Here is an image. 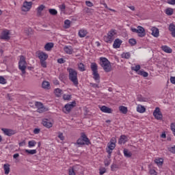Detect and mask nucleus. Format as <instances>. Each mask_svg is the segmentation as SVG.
<instances>
[{
    "label": "nucleus",
    "instance_id": "f257e3e1",
    "mask_svg": "<svg viewBox=\"0 0 175 175\" xmlns=\"http://www.w3.org/2000/svg\"><path fill=\"white\" fill-rule=\"evenodd\" d=\"M69 80L77 87L79 85V79H77V71L73 68H68Z\"/></svg>",
    "mask_w": 175,
    "mask_h": 175
},
{
    "label": "nucleus",
    "instance_id": "f03ea898",
    "mask_svg": "<svg viewBox=\"0 0 175 175\" xmlns=\"http://www.w3.org/2000/svg\"><path fill=\"white\" fill-rule=\"evenodd\" d=\"M100 65L107 73L111 72V64H110L109 59H107L106 57L100 58Z\"/></svg>",
    "mask_w": 175,
    "mask_h": 175
},
{
    "label": "nucleus",
    "instance_id": "7ed1b4c3",
    "mask_svg": "<svg viewBox=\"0 0 175 175\" xmlns=\"http://www.w3.org/2000/svg\"><path fill=\"white\" fill-rule=\"evenodd\" d=\"M18 68L20 69V70H21L22 75H25V69H27V61H25V57H24V55L20 56Z\"/></svg>",
    "mask_w": 175,
    "mask_h": 175
},
{
    "label": "nucleus",
    "instance_id": "20e7f679",
    "mask_svg": "<svg viewBox=\"0 0 175 175\" xmlns=\"http://www.w3.org/2000/svg\"><path fill=\"white\" fill-rule=\"evenodd\" d=\"M132 32L135 33H138L139 38H144L146 36V29L142 26H137L136 28H131Z\"/></svg>",
    "mask_w": 175,
    "mask_h": 175
},
{
    "label": "nucleus",
    "instance_id": "39448f33",
    "mask_svg": "<svg viewBox=\"0 0 175 175\" xmlns=\"http://www.w3.org/2000/svg\"><path fill=\"white\" fill-rule=\"evenodd\" d=\"M73 107H76V101H72L70 103L66 104L63 109V111H64L66 114H68Z\"/></svg>",
    "mask_w": 175,
    "mask_h": 175
},
{
    "label": "nucleus",
    "instance_id": "423d86ee",
    "mask_svg": "<svg viewBox=\"0 0 175 175\" xmlns=\"http://www.w3.org/2000/svg\"><path fill=\"white\" fill-rule=\"evenodd\" d=\"M31 8H32V1H25L21 8V10L22 12H29Z\"/></svg>",
    "mask_w": 175,
    "mask_h": 175
},
{
    "label": "nucleus",
    "instance_id": "0eeeda50",
    "mask_svg": "<svg viewBox=\"0 0 175 175\" xmlns=\"http://www.w3.org/2000/svg\"><path fill=\"white\" fill-rule=\"evenodd\" d=\"M116 143H117V139L116 137H112L108 143V148L107 151H111L113 152V149L116 148Z\"/></svg>",
    "mask_w": 175,
    "mask_h": 175
},
{
    "label": "nucleus",
    "instance_id": "6e6552de",
    "mask_svg": "<svg viewBox=\"0 0 175 175\" xmlns=\"http://www.w3.org/2000/svg\"><path fill=\"white\" fill-rule=\"evenodd\" d=\"M36 107H37V111L38 113H44L46 111V107L43 106V103L40 102H36Z\"/></svg>",
    "mask_w": 175,
    "mask_h": 175
},
{
    "label": "nucleus",
    "instance_id": "1a4fd4ad",
    "mask_svg": "<svg viewBox=\"0 0 175 175\" xmlns=\"http://www.w3.org/2000/svg\"><path fill=\"white\" fill-rule=\"evenodd\" d=\"M1 131L5 136H13V135H16V131L13 129L3 128Z\"/></svg>",
    "mask_w": 175,
    "mask_h": 175
},
{
    "label": "nucleus",
    "instance_id": "9d476101",
    "mask_svg": "<svg viewBox=\"0 0 175 175\" xmlns=\"http://www.w3.org/2000/svg\"><path fill=\"white\" fill-rule=\"evenodd\" d=\"M153 116L156 118V120H162V113L161 112V109L159 107H157L153 112Z\"/></svg>",
    "mask_w": 175,
    "mask_h": 175
},
{
    "label": "nucleus",
    "instance_id": "9b49d317",
    "mask_svg": "<svg viewBox=\"0 0 175 175\" xmlns=\"http://www.w3.org/2000/svg\"><path fill=\"white\" fill-rule=\"evenodd\" d=\"M0 39H2L3 40H9V39H10V36H9V31H3L0 36Z\"/></svg>",
    "mask_w": 175,
    "mask_h": 175
},
{
    "label": "nucleus",
    "instance_id": "f8f14e48",
    "mask_svg": "<svg viewBox=\"0 0 175 175\" xmlns=\"http://www.w3.org/2000/svg\"><path fill=\"white\" fill-rule=\"evenodd\" d=\"M38 57L40 61H46L49 58V55L44 52L38 53Z\"/></svg>",
    "mask_w": 175,
    "mask_h": 175
},
{
    "label": "nucleus",
    "instance_id": "ddd939ff",
    "mask_svg": "<svg viewBox=\"0 0 175 175\" xmlns=\"http://www.w3.org/2000/svg\"><path fill=\"white\" fill-rule=\"evenodd\" d=\"M100 110H101L103 113H107V114H111V113H113V109H111V108H109L105 105L100 107Z\"/></svg>",
    "mask_w": 175,
    "mask_h": 175
},
{
    "label": "nucleus",
    "instance_id": "4468645a",
    "mask_svg": "<svg viewBox=\"0 0 175 175\" xmlns=\"http://www.w3.org/2000/svg\"><path fill=\"white\" fill-rule=\"evenodd\" d=\"M121 43H122L121 40L118 38L116 39L113 44V49H120V47H121Z\"/></svg>",
    "mask_w": 175,
    "mask_h": 175
},
{
    "label": "nucleus",
    "instance_id": "2eb2a0df",
    "mask_svg": "<svg viewBox=\"0 0 175 175\" xmlns=\"http://www.w3.org/2000/svg\"><path fill=\"white\" fill-rule=\"evenodd\" d=\"M44 9H46V6H44V5L43 4L38 6V8H37V16L38 17H40V16H42V12H43Z\"/></svg>",
    "mask_w": 175,
    "mask_h": 175
},
{
    "label": "nucleus",
    "instance_id": "dca6fc26",
    "mask_svg": "<svg viewBox=\"0 0 175 175\" xmlns=\"http://www.w3.org/2000/svg\"><path fill=\"white\" fill-rule=\"evenodd\" d=\"M80 165H75L72 168L68 170L69 175H76L75 172H77L78 169H80Z\"/></svg>",
    "mask_w": 175,
    "mask_h": 175
},
{
    "label": "nucleus",
    "instance_id": "f3484780",
    "mask_svg": "<svg viewBox=\"0 0 175 175\" xmlns=\"http://www.w3.org/2000/svg\"><path fill=\"white\" fill-rule=\"evenodd\" d=\"M42 125L46 128H51L53 126V123H51V122H49V120L47 119H44L42 120Z\"/></svg>",
    "mask_w": 175,
    "mask_h": 175
},
{
    "label": "nucleus",
    "instance_id": "a211bd4d",
    "mask_svg": "<svg viewBox=\"0 0 175 175\" xmlns=\"http://www.w3.org/2000/svg\"><path fill=\"white\" fill-rule=\"evenodd\" d=\"M152 35L154 36V38H158L159 36V29L157 27H152Z\"/></svg>",
    "mask_w": 175,
    "mask_h": 175
},
{
    "label": "nucleus",
    "instance_id": "6ab92c4d",
    "mask_svg": "<svg viewBox=\"0 0 175 175\" xmlns=\"http://www.w3.org/2000/svg\"><path fill=\"white\" fill-rule=\"evenodd\" d=\"M64 50L66 54H73V48L70 46H65Z\"/></svg>",
    "mask_w": 175,
    "mask_h": 175
},
{
    "label": "nucleus",
    "instance_id": "aec40b11",
    "mask_svg": "<svg viewBox=\"0 0 175 175\" xmlns=\"http://www.w3.org/2000/svg\"><path fill=\"white\" fill-rule=\"evenodd\" d=\"M161 49L163 50V51H164L165 53H167L168 54L172 53L173 51V50H172V49L170 47H169L166 45L162 46Z\"/></svg>",
    "mask_w": 175,
    "mask_h": 175
},
{
    "label": "nucleus",
    "instance_id": "412c9836",
    "mask_svg": "<svg viewBox=\"0 0 175 175\" xmlns=\"http://www.w3.org/2000/svg\"><path fill=\"white\" fill-rule=\"evenodd\" d=\"M53 47H54V43L53 42H48L44 46V49L46 51H50Z\"/></svg>",
    "mask_w": 175,
    "mask_h": 175
},
{
    "label": "nucleus",
    "instance_id": "4be33fe9",
    "mask_svg": "<svg viewBox=\"0 0 175 175\" xmlns=\"http://www.w3.org/2000/svg\"><path fill=\"white\" fill-rule=\"evenodd\" d=\"M93 79H94V80L97 81V83H100V76L99 75V73H98V71L93 72Z\"/></svg>",
    "mask_w": 175,
    "mask_h": 175
},
{
    "label": "nucleus",
    "instance_id": "5701e85b",
    "mask_svg": "<svg viewBox=\"0 0 175 175\" xmlns=\"http://www.w3.org/2000/svg\"><path fill=\"white\" fill-rule=\"evenodd\" d=\"M107 35L108 36H109V38H111L113 40H114V36L117 35V33L116 32L115 29H111L108 32Z\"/></svg>",
    "mask_w": 175,
    "mask_h": 175
},
{
    "label": "nucleus",
    "instance_id": "b1692460",
    "mask_svg": "<svg viewBox=\"0 0 175 175\" xmlns=\"http://www.w3.org/2000/svg\"><path fill=\"white\" fill-rule=\"evenodd\" d=\"M118 143L119 144H125L126 143V135H121Z\"/></svg>",
    "mask_w": 175,
    "mask_h": 175
},
{
    "label": "nucleus",
    "instance_id": "393cba45",
    "mask_svg": "<svg viewBox=\"0 0 175 175\" xmlns=\"http://www.w3.org/2000/svg\"><path fill=\"white\" fill-rule=\"evenodd\" d=\"M54 92H55V96H57V98L61 97L62 95V90L59 88L55 89Z\"/></svg>",
    "mask_w": 175,
    "mask_h": 175
},
{
    "label": "nucleus",
    "instance_id": "a878e982",
    "mask_svg": "<svg viewBox=\"0 0 175 175\" xmlns=\"http://www.w3.org/2000/svg\"><path fill=\"white\" fill-rule=\"evenodd\" d=\"M119 111L120 113H122V114H126V113H128V107L125 106H120Z\"/></svg>",
    "mask_w": 175,
    "mask_h": 175
},
{
    "label": "nucleus",
    "instance_id": "bb28decb",
    "mask_svg": "<svg viewBox=\"0 0 175 175\" xmlns=\"http://www.w3.org/2000/svg\"><path fill=\"white\" fill-rule=\"evenodd\" d=\"M87 30L85 29H81L79 31V36L80 38H85V36H87Z\"/></svg>",
    "mask_w": 175,
    "mask_h": 175
},
{
    "label": "nucleus",
    "instance_id": "cd10ccee",
    "mask_svg": "<svg viewBox=\"0 0 175 175\" xmlns=\"http://www.w3.org/2000/svg\"><path fill=\"white\" fill-rule=\"evenodd\" d=\"M154 163L157 165V166H162V165H163V159H155Z\"/></svg>",
    "mask_w": 175,
    "mask_h": 175
},
{
    "label": "nucleus",
    "instance_id": "c85d7f7f",
    "mask_svg": "<svg viewBox=\"0 0 175 175\" xmlns=\"http://www.w3.org/2000/svg\"><path fill=\"white\" fill-rule=\"evenodd\" d=\"M81 138L82 140H83V142H85V144H86L88 146V144H90L91 142H90V139H88L87 135H85V134H82Z\"/></svg>",
    "mask_w": 175,
    "mask_h": 175
},
{
    "label": "nucleus",
    "instance_id": "c756f323",
    "mask_svg": "<svg viewBox=\"0 0 175 175\" xmlns=\"http://www.w3.org/2000/svg\"><path fill=\"white\" fill-rule=\"evenodd\" d=\"M123 152L126 158H131V157H132V152H131L128 149H124Z\"/></svg>",
    "mask_w": 175,
    "mask_h": 175
},
{
    "label": "nucleus",
    "instance_id": "7c9ffc66",
    "mask_svg": "<svg viewBox=\"0 0 175 175\" xmlns=\"http://www.w3.org/2000/svg\"><path fill=\"white\" fill-rule=\"evenodd\" d=\"M5 174H9L10 172V165L9 164H4L3 165Z\"/></svg>",
    "mask_w": 175,
    "mask_h": 175
},
{
    "label": "nucleus",
    "instance_id": "2f4dec72",
    "mask_svg": "<svg viewBox=\"0 0 175 175\" xmlns=\"http://www.w3.org/2000/svg\"><path fill=\"white\" fill-rule=\"evenodd\" d=\"M42 87L44 88V90H49V88H50V83L44 81L42 82Z\"/></svg>",
    "mask_w": 175,
    "mask_h": 175
},
{
    "label": "nucleus",
    "instance_id": "473e14b6",
    "mask_svg": "<svg viewBox=\"0 0 175 175\" xmlns=\"http://www.w3.org/2000/svg\"><path fill=\"white\" fill-rule=\"evenodd\" d=\"M90 68L93 72H98V65L96 64V63H92Z\"/></svg>",
    "mask_w": 175,
    "mask_h": 175
},
{
    "label": "nucleus",
    "instance_id": "72a5a7b5",
    "mask_svg": "<svg viewBox=\"0 0 175 175\" xmlns=\"http://www.w3.org/2000/svg\"><path fill=\"white\" fill-rule=\"evenodd\" d=\"M137 111H138V113H144V111H146V107H143V105H138Z\"/></svg>",
    "mask_w": 175,
    "mask_h": 175
},
{
    "label": "nucleus",
    "instance_id": "f704fd0d",
    "mask_svg": "<svg viewBox=\"0 0 175 175\" xmlns=\"http://www.w3.org/2000/svg\"><path fill=\"white\" fill-rule=\"evenodd\" d=\"M78 69L81 72H84L85 70V66L83 63L78 64Z\"/></svg>",
    "mask_w": 175,
    "mask_h": 175
},
{
    "label": "nucleus",
    "instance_id": "c9c22d12",
    "mask_svg": "<svg viewBox=\"0 0 175 175\" xmlns=\"http://www.w3.org/2000/svg\"><path fill=\"white\" fill-rule=\"evenodd\" d=\"M104 40L106 42V43H111L113 42V38L109 37V36L107 35L104 36Z\"/></svg>",
    "mask_w": 175,
    "mask_h": 175
},
{
    "label": "nucleus",
    "instance_id": "e433bc0d",
    "mask_svg": "<svg viewBox=\"0 0 175 175\" xmlns=\"http://www.w3.org/2000/svg\"><path fill=\"white\" fill-rule=\"evenodd\" d=\"M25 152H27V154H29V155H33L35 154H36L37 151L36 150H25Z\"/></svg>",
    "mask_w": 175,
    "mask_h": 175
},
{
    "label": "nucleus",
    "instance_id": "4c0bfd02",
    "mask_svg": "<svg viewBox=\"0 0 175 175\" xmlns=\"http://www.w3.org/2000/svg\"><path fill=\"white\" fill-rule=\"evenodd\" d=\"M138 75H140L141 76H143L144 77H148V72L146 71H139Z\"/></svg>",
    "mask_w": 175,
    "mask_h": 175
},
{
    "label": "nucleus",
    "instance_id": "58836bf2",
    "mask_svg": "<svg viewBox=\"0 0 175 175\" xmlns=\"http://www.w3.org/2000/svg\"><path fill=\"white\" fill-rule=\"evenodd\" d=\"M64 28L66 29L70 28V21L66 20L64 21Z\"/></svg>",
    "mask_w": 175,
    "mask_h": 175
},
{
    "label": "nucleus",
    "instance_id": "ea45409f",
    "mask_svg": "<svg viewBox=\"0 0 175 175\" xmlns=\"http://www.w3.org/2000/svg\"><path fill=\"white\" fill-rule=\"evenodd\" d=\"M165 13L167 16H172V14H173V8H167Z\"/></svg>",
    "mask_w": 175,
    "mask_h": 175
},
{
    "label": "nucleus",
    "instance_id": "a19ab883",
    "mask_svg": "<svg viewBox=\"0 0 175 175\" xmlns=\"http://www.w3.org/2000/svg\"><path fill=\"white\" fill-rule=\"evenodd\" d=\"M49 12L52 16H56V14L58 13L55 9H49Z\"/></svg>",
    "mask_w": 175,
    "mask_h": 175
},
{
    "label": "nucleus",
    "instance_id": "79ce46f5",
    "mask_svg": "<svg viewBox=\"0 0 175 175\" xmlns=\"http://www.w3.org/2000/svg\"><path fill=\"white\" fill-rule=\"evenodd\" d=\"M77 144H79V146H84L85 142L82 139V138H79L77 141Z\"/></svg>",
    "mask_w": 175,
    "mask_h": 175
},
{
    "label": "nucleus",
    "instance_id": "37998d69",
    "mask_svg": "<svg viewBox=\"0 0 175 175\" xmlns=\"http://www.w3.org/2000/svg\"><path fill=\"white\" fill-rule=\"evenodd\" d=\"M122 58H125L126 59H129V58H131V53H123L122 54Z\"/></svg>",
    "mask_w": 175,
    "mask_h": 175
},
{
    "label": "nucleus",
    "instance_id": "c03bdc74",
    "mask_svg": "<svg viewBox=\"0 0 175 175\" xmlns=\"http://www.w3.org/2000/svg\"><path fill=\"white\" fill-rule=\"evenodd\" d=\"M72 98V95L70 94H64L63 96V99H64V100H70Z\"/></svg>",
    "mask_w": 175,
    "mask_h": 175
},
{
    "label": "nucleus",
    "instance_id": "a18cd8bd",
    "mask_svg": "<svg viewBox=\"0 0 175 175\" xmlns=\"http://www.w3.org/2000/svg\"><path fill=\"white\" fill-rule=\"evenodd\" d=\"M169 31L170 32H173L175 31V25L173 23L170 24L169 25Z\"/></svg>",
    "mask_w": 175,
    "mask_h": 175
},
{
    "label": "nucleus",
    "instance_id": "49530a36",
    "mask_svg": "<svg viewBox=\"0 0 175 175\" xmlns=\"http://www.w3.org/2000/svg\"><path fill=\"white\" fill-rule=\"evenodd\" d=\"M129 42L130 43V44L131 46H135L136 44V43H137L136 40L135 38H131L129 40Z\"/></svg>",
    "mask_w": 175,
    "mask_h": 175
},
{
    "label": "nucleus",
    "instance_id": "de8ad7c7",
    "mask_svg": "<svg viewBox=\"0 0 175 175\" xmlns=\"http://www.w3.org/2000/svg\"><path fill=\"white\" fill-rule=\"evenodd\" d=\"M118 165L117 164H112L111 166V170L112 172H116V169H118Z\"/></svg>",
    "mask_w": 175,
    "mask_h": 175
},
{
    "label": "nucleus",
    "instance_id": "09e8293b",
    "mask_svg": "<svg viewBox=\"0 0 175 175\" xmlns=\"http://www.w3.org/2000/svg\"><path fill=\"white\" fill-rule=\"evenodd\" d=\"M29 147H35L36 146V142L35 141H29L28 142Z\"/></svg>",
    "mask_w": 175,
    "mask_h": 175
},
{
    "label": "nucleus",
    "instance_id": "8fccbe9b",
    "mask_svg": "<svg viewBox=\"0 0 175 175\" xmlns=\"http://www.w3.org/2000/svg\"><path fill=\"white\" fill-rule=\"evenodd\" d=\"M131 69L135 70V72H139V70H140V65H137L135 67H132Z\"/></svg>",
    "mask_w": 175,
    "mask_h": 175
},
{
    "label": "nucleus",
    "instance_id": "3c124183",
    "mask_svg": "<svg viewBox=\"0 0 175 175\" xmlns=\"http://www.w3.org/2000/svg\"><path fill=\"white\" fill-rule=\"evenodd\" d=\"M59 8L62 12H64L65 9H66V5H65V3H63L60 5H59Z\"/></svg>",
    "mask_w": 175,
    "mask_h": 175
},
{
    "label": "nucleus",
    "instance_id": "603ef678",
    "mask_svg": "<svg viewBox=\"0 0 175 175\" xmlns=\"http://www.w3.org/2000/svg\"><path fill=\"white\" fill-rule=\"evenodd\" d=\"M40 64L42 68H47V63H46V60H41Z\"/></svg>",
    "mask_w": 175,
    "mask_h": 175
},
{
    "label": "nucleus",
    "instance_id": "864d4df0",
    "mask_svg": "<svg viewBox=\"0 0 175 175\" xmlns=\"http://www.w3.org/2000/svg\"><path fill=\"white\" fill-rule=\"evenodd\" d=\"M0 84H6V79L3 77H0Z\"/></svg>",
    "mask_w": 175,
    "mask_h": 175
},
{
    "label": "nucleus",
    "instance_id": "5fc2aeb1",
    "mask_svg": "<svg viewBox=\"0 0 175 175\" xmlns=\"http://www.w3.org/2000/svg\"><path fill=\"white\" fill-rule=\"evenodd\" d=\"M85 4L87 6H88L89 8H92V6H94V4L92 3V2L91 1H85Z\"/></svg>",
    "mask_w": 175,
    "mask_h": 175
},
{
    "label": "nucleus",
    "instance_id": "6e6d98bb",
    "mask_svg": "<svg viewBox=\"0 0 175 175\" xmlns=\"http://www.w3.org/2000/svg\"><path fill=\"white\" fill-rule=\"evenodd\" d=\"M105 163V166H109V165H110V163H111V160H105L104 161Z\"/></svg>",
    "mask_w": 175,
    "mask_h": 175
},
{
    "label": "nucleus",
    "instance_id": "4d7b16f0",
    "mask_svg": "<svg viewBox=\"0 0 175 175\" xmlns=\"http://www.w3.org/2000/svg\"><path fill=\"white\" fill-rule=\"evenodd\" d=\"M31 32H32V29L29 28L25 30V33L29 36L31 35Z\"/></svg>",
    "mask_w": 175,
    "mask_h": 175
},
{
    "label": "nucleus",
    "instance_id": "13d9d810",
    "mask_svg": "<svg viewBox=\"0 0 175 175\" xmlns=\"http://www.w3.org/2000/svg\"><path fill=\"white\" fill-rule=\"evenodd\" d=\"M171 131H172L173 133L175 131V123H172L170 125Z\"/></svg>",
    "mask_w": 175,
    "mask_h": 175
},
{
    "label": "nucleus",
    "instance_id": "bf43d9fd",
    "mask_svg": "<svg viewBox=\"0 0 175 175\" xmlns=\"http://www.w3.org/2000/svg\"><path fill=\"white\" fill-rule=\"evenodd\" d=\"M149 173L150 175H157V171H155V170H150L149 171Z\"/></svg>",
    "mask_w": 175,
    "mask_h": 175
},
{
    "label": "nucleus",
    "instance_id": "052dcab7",
    "mask_svg": "<svg viewBox=\"0 0 175 175\" xmlns=\"http://www.w3.org/2000/svg\"><path fill=\"white\" fill-rule=\"evenodd\" d=\"M106 173V168H101L100 169V174L103 175Z\"/></svg>",
    "mask_w": 175,
    "mask_h": 175
},
{
    "label": "nucleus",
    "instance_id": "680f3d73",
    "mask_svg": "<svg viewBox=\"0 0 175 175\" xmlns=\"http://www.w3.org/2000/svg\"><path fill=\"white\" fill-rule=\"evenodd\" d=\"M58 137L59 139H60V140H64V139H65L62 133H59Z\"/></svg>",
    "mask_w": 175,
    "mask_h": 175
},
{
    "label": "nucleus",
    "instance_id": "e2e57ef3",
    "mask_svg": "<svg viewBox=\"0 0 175 175\" xmlns=\"http://www.w3.org/2000/svg\"><path fill=\"white\" fill-rule=\"evenodd\" d=\"M169 5H175V0H167Z\"/></svg>",
    "mask_w": 175,
    "mask_h": 175
},
{
    "label": "nucleus",
    "instance_id": "0e129e2a",
    "mask_svg": "<svg viewBox=\"0 0 175 175\" xmlns=\"http://www.w3.org/2000/svg\"><path fill=\"white\" fill-rule=\"evenodd\" d=\"M40 129H35L33 130V133H34L35 135H38V133H40Z\"/></svg>",
    "mask_w": 175,
    "mask_h": 175
},
{
    "label": "nucleus",
    "instance_id": "69168bd1",
    "mask_svg": "<svg viewBox=\"0 0 175 175\" xmlns=\"http://www.w3.org/2000/svg\"><path fill=\"white\" fill-rule=\"evenodd\" d=\"M57 62L59 64H65V60H64L62 58L58 59Z\"/></svg>",
    "mask_w": 175,
    "mask_h": 175
},
{
    "label": "nucleus",
    "instance_id": "338daca9",
    "mask_svg": "<svg viewBox=\"0 0 175 175\" xmlns=\"http://www.w3.org/2000/svg\"><path fill=\"white\" fill-rule=\"evenodd\" d=\"M170 151V152H172V154H175V146L171 147Z\"/></svg>",
    "mask_w": 175,
    "mask_h": 175
},
{
    "label": "nucleus",
    "instance_id": "774afa93",
    "mask_svg": "<svg viewBox=\"0 0 175 175\" xmlns=\"http://www.w3.org/2000/svg\"><path fill=\"white\" fill-rule=\"evenodd\" d=\"M170 81L172 84H175V77H171Z\"/></svg>",
    "mask_w": 175,
    "mask_h": 175
}]
</instances>
